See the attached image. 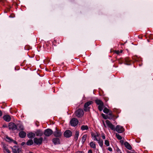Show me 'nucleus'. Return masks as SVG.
Instances as JSON below:
<instances>
[{"mask_svg":"<svg viewBox=\"0 0 153 153\" xmlns=\"http://www.w3.org/2000/svg\"><path fill=\"white\" fill-rule=\"evenodd\" d=\"M15 16L14 14H12L9 16V17L11 18H13L15 17Z\"/></svg>","mask_w":153,"mask_h":153,"instance_id":"obj_37","label":"nucleus"},{"mask_svg":"<svg viewBox=\"0 0 153 153\" xmlns=\"http://www.w3.org/2000/svg\"><path fill=\"white\" fill-rule=\"evenodd\" d=\"M33 144V142L32 140H29L27 142L26 144L28 146H30Z\"/></svg>","mask_w":153,"mask_h":153,"instance_id":"obj_25","label":"nucleus"},{"mask_svg":"<svg viewBox=\"0 0 153 153\" xmlns=\"http://www.w3.org/2000/svg\"><path fill=\"white\" fill-rule=\"evenodd\" d=\"M124 145L128 149L130 150L132 149L131 146L128 142H125L124 143Z\"/></svg>","mask_w":153,"mask_h":153,"instance_id":"obj_17","label":"nucleus"},{"mask_svg":"<svg viewBox=\"0 0 153 153\" xmlns=\"http://www.w3.org/2000/svg\"><path fill=\"white\" fill-rule=\"evenodd\" d=\"M6 141L9 142H11L12 141H13V140L8 136L6 137Z\"/></svg>","mask_w":153,"mask_h":153,"instance_id":"obj_28","label":"nucleus"},{"mask_svg":"<svg viewBox=\"0 0 153 153\" xmlns=\"http://www.w3.org/2000/svg\"><path fill=\"white\" fill-rule=\"evenodd\" d=\"M3 145V150L4 152H5L9 150L7 147L8 145L4 143H2Z\"/></svg>","mask_w":153,"mask_h":153,"instance_id":"obj_16","label":"nucleus"},{"mask_svg":"<svg viewBox=\"0 0 153 153\" xmlns=\"http://www.w3.org/2000/svg\"><path fill=\"white\" fill-rule=\"evenodd\" d=\"M52 141L55 145L60 143V140L58 138H53L52 140Z\"/></svg>","mask_w":153,"mask_h":153,"instance_id":"obj_15","label":"nucleus"},{"mask_svg":"<svg viewBox=\"0 0 153 153\" xmlns=\"http://www.w3.org/2000/svg\"><path fill=\"white\" fill-rule=\"evenodd\" d=\"M2 115V112L1 110H0V117Z\"/></svg>","mask_w":153,"mask_h":153,"instance_id":"obj_40","label":"nucleus"},{"mask_svg":"<svg viewBox=\"0 0 153 153\" xmlns=\"http://www.w3.org/2000/svg\"><path fill=\"white\" fill-rule=\"evenodd\" d=\"M102 122H103V125L105 127H106V125H105V123H104V121H103Z\"/></svg>","mask_w":153,"mask_h":153,"instance_id":"obj_41","label":"nucleus"},{"mask_svg":"<svg viewBox=\"0 0 153 153\" xmlns=\"http://www.w3.org/2000/svg\"><path fill=\"white\" fill-rule=\"evenodd\" d=\"M25 143L24 142H23L21 143V145L22 146H23L24 145H25Z\"/></svg>","mask_w":153,"mask_h":153,"instance_id":"obj_42","label":"nucleus"},{"mask_svg":"<svg viewBox=\"0 0 153 153\" xmlns=\"http://www.w3.org/2000/svg\"><path fill=\"white\" fill-rule=\"evenodd\" d=\"M88 153H93L91 150H89L88 152Z\"/></svg>","mask_w":153,"mask_h":153,"instance_id":"obj_39","label":"nucleus"},{"mask_svg":"<svg viewBox=\"0 0 153 153\" xmlns=\"http://www.w3.org/2000/svg\"><path fill=\"white\" fill-rule=\"evenodd\" d=\"M106 123L108 126L112 130L116 131L119 133H122L124 131V128L121 126L117 125L115 128V126L108 120H106Z\"/></svg>","mask_w":153,"mask_h":153,"instance_id":"obj_1","label":"nucleus"},{"mask_svg":"<svg viewBox=\"0 0 153 153\" xmlns=\"http://www.w3.org/2000/svg\"><path fill=\"white\" fill-rule=\"evenodd\" d=\"M8 127L10 129L12 130H15L17 128L16 125L13 123H10L9 124Z\"/></svg>","mask_w":153,"mask_h":153,"instance_id":"obj_10","label":"nucleus"},{"mask_svg":"<svg viewBox=\"0 0 153 153\" xmlns=\"http://www.w3.org/2000/svg\"><path fill=\"white\" fill-rule=\"evenodd\" d=\"M81 128L82 130L84 131L85 130H87L88 129V126L87 125H83L81 126Z\"/></svg>","mask_w":153,"mask_h":153,"instance_id":"obj_26","label":"nucleus"},{"mask_svg":"<svg viewBox=\"0 0 153 153\" xmlns=\"http://www.w3.org/2000/svg\"><path fill=\"white\" fill-rule=\"evenodd\" d=\"M3 126L4 127H5L6 126H5L3 125Z\"/></svg>","mask_w":153,"mask_h":153,"instance_id":"obj_49","label":"nucleus"},{"mask_svg":"<svg viewBox=\"0 0 153 153\" xmlns=\"http://www.w3.org/2000/svg\"><path fill=\"white\" fill-rule=\"evenodd\" d=\"M4 120L7 122H9L11 120V117L9 115H6L3 117Z\"/></svg>","mask_w":153,"mask_h":153,"instance_id":"obj_13","label":"nucleus"},{"mask_svg":"<svg viewBox=\"0 0 153 153\" xmlns=\"http://www.w3.org/2000/svg\"><path fill=\"white\" fill-rule=\"evenodd\" d=\"M124 60L126 63L125 64L127 65H129L130 64L129 63V62H130V60L129 59L128 57H126L125 58Z\"/></svg>","mask_w":153,"mask_h":153,"instance_id":"obj_27","label":"nucleus"},{"mask_svg":"<svg viewBox=\"0 0 153 153\" xmlns=\"http://www.w3.org/2000/svg\"><path fill=\"white\" fill-rule=\"evenodd\" d=\"M64 134L65 137L68 138L72 136V132L71 131L67 130L65 132Z\"/></svg>","mask_w":153,"mask_h":153,"instance_id":"obj_12","label":"nucleus"},{"mask_svg":"<svg viewBox=\"0 0 153 153\" xmlns=\"http://www.w3.org/2000/svg\"><path fill=\"white\" fill-rule=\"evenodd\" d=\"M117 151L118 153H122L120 150L118 148H117Z\"/></svg>","mask_w":153,"mask_h":153,"instance_id":"obj_35","label":"nucleus"},{"mask_svg":"<svg viewBox=\"0 0 153 153\" xmlns=\"http://www.w3.org/2000/svg\"><path fill=\"white\" fill-rule=\"evenodd\" d=\"M27 137L29 138L32 139L35 136V134L33 132H30L27 134Z\"/></svg>","mask_w":153,"mask_h":153,"instance_id":"obj_18","label":"nucleus"},{"mask_svg":"<svg viewBox=\"0 0 153 153\" xmlns=\"http://www.w3.org/2000/svg\"><path fill=\"white\" fill-rule=\"evenodd\" d=\"M53 133L52 130L50 129H47L45 130L44 133V135L46 136L49 137Z\"/></svg>","mask_w":153,"mask_h":153,"instance_id":"obj_8","label":"nucleus"},{"mask_svg":"<svg viewBox=\"0 0 153 153\" xmlns=\"http://www.w3.org/2000/svg\"><path fill=\"white\" fill-rule=\"evenodd\" d=\"M16 129L19 131L23 130L24 128L23 126L21 124L18 125Z\"/></svg>","mask_w":153,"mask_h":153,"instance_id":"obj_22","label":"nucleus"},{"mask_svg":"<svg viewBox=\"0 0 153 153\" xmlns=\"http://www.w3.org/2000/svg\"><path fill=\"white\" fill-rule=\"evenodd\" d=\"M107 116L108 117H110V118H111L110 119H108L109 120L112 119L114 117V115L112 114V112L111 111H110V112L109 113V114L107 115Z\"/></svg>","mask_w":153,"mask_h":153,"instance_id":"obj_23","label":"nucleus"},{"mask_svg":"<svg viewBox=\"0 0 153 153\" xmlns=\"http://www.w3.org/2000/svg\"><path fill=\"white\" fill-rule=\"evenodd\" d=\"M79 136V132L77 131H76L75 132V134L74 136V139L76 141L78 139V137Z\"/></svg>","mask_w":153,"mask_h":153,"instance_id":"obj_24","label":"nucleus"},{"mask_svg":"<svg viewBox=\"0 0 153 153\" xmlns=\"http://www.w3.org/2000/svg\"><path fill=\"white\" fill-rule=\"evenodd\" d=\"M19 135L20 137L23 138L26 136V133L24 131H21L19 133Z\"/></svg>","mask_w":153,"mask_h":153,"instance_id":"obj_20","label":"nucleus"},{"mask_svg":"<svg viewBox=\"0 0 153 153\" xmlns=\"http://www.w3.org/2000/svg\"><path fill=\"white\" fill-rule=\"evenodd\" d=\"M76 153H83V152L81 151H78L76 152Z\"/></svg>","mask_w":153,"mask_h":153,"instance_id":"obj_43","label":"nucleus"},{"mask_svg":"<svg viewBox=\"0 0 153 153\" xmlns=\"http://www.w3.org/2000/svg\"><path fill=\"white\" fill-rule=\"evenodd\" d=\"M91 135L92 139L94 141H95L96 140H97L98 138H100V134L97 133H92Z\"/></svg>","mask_w":153,"mask_h":153,"instance_id":"obj_9","label":"nucleus"},{"mask_svg":"<svg viewBox=\"0 0 153 153\" xmlns=\"http://www.w3.org/2000/svg\"><path fill=\"white\" fill-rule=\"evenodd\" d=\"M102 117L105 119H110V117H108L107 115H105V114H102Z\"/></svg>","mask_w":153,"mask_h":153,"instance_id":"obj_32","label":"nucleus"},{"mask_svg":"<svg viewBox=\"0 0 153 153\" xmlns=\"http://www.w3.org/2000/svg\"><path fill=\"white\" fill-rule=\"evenodd\" d=\"M6 1V0H0V3L1 4L4 5V3Z\"/></svg>","mask_w":153,"mask_h":153,"instance_id":"obj_34","label":"nucleus"},{"mask_svg":"<svg viewBox=\"0 0 153 153\" xmlns=\"http://www.w3.org/2000/svg\"><path fill=\"white\" fill-rule=\"evenodd\" d=\"M116 136L117 139L119 140H121L122 139V137L117 133L116 134Z\"/></svg>","mask_w":153,"mask_h":153,"instance_id":"obj_31","label":"nucleus"},{"mask_svg":"<svg viewBox=\"0 0 153 153\" xmlns=\"http://www.w3.org/2000/svg\"><path fill=\"white\" fill-rule=\"evenodd\" d=\"M75 114L77 117H80L83 116L84 112L82 109H79L75 112Z\"/></svg>","mask_w":153,"mask_h":153,"instance_id":"obj_4","label":"nucleus"},{"mask_svg":"<svg viewBox=\"0 0 153 153\" xmlns=\"http://www.w3.org/2000/svg\"><path fill=\"white\" fill-rule=\"evenodd\" d=\"M12 151L13 153H21L22 149L16 146H14L13 147L11 148Z\"/></svg>","mask_w":153,"mask_h":153,"instance_id":"obj_6","label":"nucleus"},{"mask_svg":"<svg viewBox=\"0 0 153 153\" xmlns=\"http://www.w3.org/2000/svg\"><path fill=\"white\" fill-rule=\"evenodd\" d=\"M93 102L92 101H90L86 102L84 106V110L85 111H90V108L89 106L91 105Z\"/></svg>","mask_w":153,"mask_h":153,"instance_id":"obj_3","label":"nucleus"},{"mask_svg":"<svg viewBox=\"0 0 153 153\" xmlns=\"http://www.w3.org/2000/svg\"><path fill=\"white\" fill-rule=\"evenodd\" d=\"M36 134L37 136H41L43 135V132L41 130H38L36 132Z\"/></svg>","mask_w":153,"mask_h":153,"instance_id":"obj_14","label":"nucleus"},{"mask_svg":"<svg viewBox=\"0 0 153 153\" xmlns=\"http://www.w3.org/2000/svg\"><path fill=\"white\" fill-rule=\"evenodd\" d=\"M102 139H105V137L104 133L102 134Z\"/></svg>","mask_w":153,"mask_h":153,"instance_id":"obj_36","label":"nucleus"},{"mask_svg":"<svg viewBox=\"0 0 153 153\" xmlns=\"http://www.w3.org/2000/svg\"><path fill=\"white\" fill-rule=\"evenodd\" d=\"M87 137L86 134H85L82 136V141L83 143H84Z\"/></svg>","mask_w":153,"mask_h":153,"instance_id":"obj_30","label":"nucleus"},{"mask_svg":"<svg viewBox=\"0 0 153 153\" xmlns=\"http://www.w3.org/2000/svg\"><path fill=\"white\" fill-rule=\"evenodd\" d=\"M119 63L120 64H121L123 63V62H119Z\"/></svg>","mask_w":153,"mask_h":153,"instance_id":"obj_48","label":"nucleus"},{"mask_svg":"<svg viewBox=\"0 0 153 153\" xmlns=\"http://www.w3.org/2000/svg\"><path fill=\"white\" fill-rule=\"evenodd\" d=\"M89 145L91 148L95 149L96 148V146L95 142L94 141L91 142L89 143Z\"/></svg>","mask_w":153,"mask_h":153,"instance_id":"obj_21","label":"nucleus"},{"mask_svg":"<svg viewBox=\"0 0 153 153\" xmlns=\"http://www.w3.org/2000/svg\"><path fill=\"white\" fill-rule=\"evenodd\" d=\"M6 152H7L8 153H11L10 152L9 150L7 151Z\"/></svg>","mask_w":153,"mask_h":153,"instance_id":"obj_47","label":"nucleus"},{"mask_svg":"<svg viewBox=\"0 0 153 153\" xmlns=\"http://www.w3.org/2000/svg\"><path fill=\"white\" fill-rule=\"evenodd\" d=\"M108 150L110 151L111 152L112 151V149L111 147H109L108 149Z\"/></svg>","mask_w":153,"mask_h":153,"instance_id":"obj_38","label":"nucleus"},{"mask_svg":"<svg viewBox=\"0 0 153 153\" xmlns=\"http://www.w3.org/2000/svg\"><path fill=\"white\" fill-rule=\"evenodd\" d=\"M53 134L56 137H60L62 135V132L60 130H57L56 128V131L53 132Z\"/></svg>","mask_w":153,"mask_h":153,"instance_id":"obj_11","label":"nucleus"},{"mask_svg":"<svg viewBox=\"0 0 153 153\" xmlns=\"http://www.w3.org/2000/svg\"><path fill=\"white\" fill-rule=\"evenodd\" d=\"M95 141H97L100 146L101 147H102L103 144V141L100 138H98V139L96 140Z\"/></svg>","mask_w":153,"mask_h":153,"instance_id":"obj_19","label":"nucleus"},{"mask_svg":"<svg viewBox=\"0 0 153 153\" xmlns=\"http://www.w3.org/2000/svg\"><path fill=\"white\" fill-rule=\"evenodd\" d=\"M96 103L99 105L98 109L100 111H101L103 108L104 106V103L103 102L100 100L99 99L96 100H95Z\"/></svg>","mask_w":153,"mask_h":153,"instance_id":"obj_2","label":"nucleus"},{"mask_svg":"<svg viewBox=\"0 0 153 153\" xmlns=\"http://www.w3.org/2000/svg\"><path fill=\"white\" fill-rule=\"evenodd\" d=\"M43 140V138L40 137L39 138L35 137L33 139L34 143L37 145H40L42 144Z\"/></svg>","mask_w":153,"mask_h":153,"instance_id":"obj_5","label":"nucleus"},{"mask_svg":"<svg viewBox=\"0 0 153 153\" xmlns=\"http://www.w3.org/2000/svg\"><path fill=\"white\" fill-rule=\"evenodd\" d=\"M120 142L122 143H123V142H124V141L123 140H120Z\"/></svg>","mask_w":153,"mask_h":153,"instance_id":"obj_46","label":"nucleus"},{"mask_svg":"<svg viewBox=\"0 0 153 153\" xmlns=\"http://www.w3.org/2000/svg\"><path fill=\"white\" fill-rule=\"evenodd\" d=\"M110 111L107 108H105L103 110V112L106 114H108V113H109Z\"/></svg>","mask_w":153,"mask_h":153,"instance_id":"obj_29","label":"nucleus"},{"mask_svg":"<svg viewBox=\"0 0 153 153\" xmlns=\"http://www.w3.org/2000/svg\"><path fill=\"white\" fill-rule=\"evenodd\" d=\"M115 53L117 54H119V51H115Z\"/></svg>","mask_w":153,"mask_h":153,"instance_id":"obj_44","label":"nucleus"},{"mask_svg":"<svg viewBox=\"0 0 153 153\" xmlns=\"http://www.w3.org/2000/svg\"><path fill=\"white\" fill-rule=\"evenodd\" d=\"M105 144L107 146H108L109 145V142L107 140H105Z\"/></svg>","mask_w":153,"mask_h":153,"instance_id":"obj_33","label":"nucleus"},{"mask_svg":"<svg viewBox=\"0 0 153 153\" xmlns=\"http://www.w3.org/2000/svg\"><path fill=\"white\" fill-rule=\"evenodd\" d=\"M29 153H33L32 152H30Z\"/></svg>","mask_w":153,"mask_h":153,"instance_id":"obj_50","label":"nucleus"},{"mask_svg":"<svg viewBox=\"0 0 153 153\" xmlns=\"http://www.w3.org/2000/svg\"><path fill=\"white\" fill-rule=\"evenodd\" d=\"M12 142H13L14 143L16 144L17 143V142L16 141L13 140V141H12Z\"/></svg>","mask_w":153,"mask_h":153,"instance_id":"obj_45","label":"nucleus"},{"mask_svg":"<svg viewBox=\"0 0 153 153\" xmlns=\"http://www.w3.org/2000/svg\"><path fill=\"white\" fill-rule=\"evenodd\" d=\"M70 123L71 126H75L78 124V121L76 118H73L71 120Z\"/></svg>","mask_w":153,"mask_h":153,"instance_id":"obj_7","label":"nucleus"}]
</instances>
